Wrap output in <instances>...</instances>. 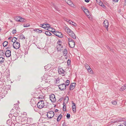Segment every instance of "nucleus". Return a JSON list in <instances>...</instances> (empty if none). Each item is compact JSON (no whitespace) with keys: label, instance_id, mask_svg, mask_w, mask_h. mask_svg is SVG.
<instances>
[{"label":"nucleus","instance_id":"nucleus-1","mask_svg":"<svg viewBox=\"0 0 126 126\" xmlns=\"http://www.w3.org/2000/svg\"><path fill=\"white\" fill-rule=\"evenodd\" d=\"M65 82V83H68V84L63 83L61 85H58L59 88L61 90H64L66 88V86H67L69 84L70 81L69 80H67Z\"/></svg>","mask_w":126,"mask_h":126},{"label":"nucleus","instance_id":"nucleus-2","mask_svg":"<svg viewBox=\"0 0 126 126\" xmlns=\"http://www.w3.org/2000/svg\"><path fill=\"white\" fill-rule=\"evenodd\" d=\"M65 30L71 37L74 39H75L76 38L75 34L70 29L68 28H66Z\"/></svg>","mask_w":126,"mask_h":126},{"label":"nucleus","instance_id":"nucleus-3","mask_svg":"<svg viewBox=\"0 0 126 126\" xmlns=\"http://www.w3.org/2000/svg\"><path fill=\"white\" fill-rule=\"evenodd\" d=\"M37 106L38 108L39 109H41L44 107H46V106L45 107L44 103L43 100L39 102L37 104Z\"/></svg>","mask_w":126,"mask_h":126},{"label":"nucleus","instance_id":"nucleus-4","mask_svg":"<svg viewBox=\"0 0 126 126\" xmlns=\"http://www.w3.org/2000/svg\"><path fill=\"white\" fill-rule=\"evenodd\" d=\"M69 98L67 96L64 99V102H63V110L64 111H65L66 110V104L65 103V102H66V103H67L68 101Z\"/></svg>","mask_w":126,"mask_h":126},{"label":"nucleus","instance_id":"nucleus-5","mask_svg":"<svg viewBox=\"0 0 126 126\" xmlns=\"http://www.w3.org/2000/svg\"><path fill=\"white\" fill-rule=\"evenodd\" d=\"M58 73L59 74L62 75V76H64L65 74L64 73L65 71H64L62 68L60 67H59L58 68Z\"/></svg>","mask_w":126,"mask_h":126},{"label":"nucleus","instance_id":"nucleus-6","mask_svg":"<svg viewBox=\"0 0 126 126\" xmlns=\"http://www.w3.org/2000/svg\"><path fill=\"white\" fill-rule=\"evenodd\" d=\"M54 115V113L53 111H50L47 112V117L49 118L53 117Z\"/></svg>","mask_w":126,"mask_h":126},{"label":"nucleus","instance_id":"nucleus-7","mask_svg":"<svg viewBox=\"0 0 126 126\" xmlns=\"http://www.w3.org/2000/svg\"><path fill=\"white\" fill-rule=\"evenodd\" d=\"M11 121L12 122V123L11 126H15L16 124V117L14 115L11 117Z\"/></svg>","mask_w":126,"mask_h":126},{"label":"nucleus","instance_id":"nucleus-8","mask_svg":"<svg viewBox=\"0 0 126 126\" xmlns=\"http://www.w3.org/2000/svg\"><path fill=\"white\" fill-rule=\"evenodd\" d=\"M109 24L108 21L107 20L105 19L104 21L103 25L107 31H108V28L109 26Z\"/></svg>","mask_w":126,"mask_h":126},{"label":"nucleus","instance_id":"nucleus-9","mask_svg":"<svg viewBox=\"0 0 126 126\" xmlns=\"http://www.w3.org/2000/svg\"><path fill=\"white\" fill-rule=\"evenodd\" d=\"M49 98L52 102H54L56 101L55 96L54 94H52L50 95Z\"/></svg>","mask_w":126,"mask_h":126},{"label":"nucleus","instance_id":"nucleus-10","mask_svg":"<svg viewBox=\"0 0 126 126\" xmlns=\"http://www.w3.org/2000/svg\"><path fill=\"white\" fill-rule=\"evenodd\" d=\"M21 123L22 125L26 124L27 123V117H25L22 118Z\"/></svg>","mask_w":126,"mask_h":126},{"label":"nucleus","instance_id":"nucleus-11","mask_svg":"<svg viewBox=\"0 0 126 126\" xmlns=\"http://www.w3.org/2000/svg\"><path fill=\"white\" fill-rule=\"evenodd\" d=\"M54 35L60 38L63 37V35L61 32L58 31H56V33Z\"/></svg>","mask_w":126,"mask_h":126},{"label":"nucleus","instance_id":"nucleus-12","mask_svg":"<svg viewBox=\"0 0 126 126\" xmlns=\"http://www.w3.org/2000/svg\"><path fill=\"white\" fill-rule=\"evenodd\" d=\"M69 47L71 48H74L75 46V43L74 41L68 43Z\"/></svg>","mask_w":126,"mask_h":126},{"label":"nucleus","instance_id":"nucleus-13","mask_svg":"<svg viewBox=\"0 0 126 126\" xmlns=\"http://www.w3.org/2000/svg\"><path fill=\"white\" fill-rule=\"evenodd\" d=\"M18 115L16 116V122L21 123V119L22 117L19 116L18 117Z\"/></svg>","mask_w":126,"mask_h":126},{"label":"nucleus","instance_id":"nucleus-14","mask_svg":"<svg viewBox=\"0 0 126 126\" xmlns=\"http://www.w3.org/2000/svg\"><path fill=\"white\" fill-rule=\"evenodd\" d=\"M5 55L6 57H10L11 55V51L9 50H7L5 52Z\"/></svg>","mask_w":126,"mask_h":126},{"label":"nucleus","instance_id":"nucleus-15","mask_svg":"<svg viewBox=\"0 0 126 126\" xmlns=\"http://www.w3.org/2000/svg\"><path fill=\"white\" fill-rule=\"evenodd\" d=\"M12 42L13 43V46L14 48H16V47H15L16 46V44L15 43L16 42V37H14L12 39Z\"/></svg>","mask_w":126,"mask_h":126},{"label":"nucleus","instance_id":"nucleus-16","mask_svg":"<svg viewBox=\"0 0 126 126\" xmlns=\"http://www.w3.org/2000/svg\"><path fill=\"white\" fill-rule=\"evenodd\" d=\"M30 104L31 106L34 108L37 105L36 102L33 100L31 102Z\"/></svg>","mask_w":126,"mask_h":126},{"label":"nucleus","instance_id":"nucleus-17","mask_svg":"<svg viewBox=\"0 0 126 126\" xmlns=\"http://www.w3.org/2000/svg\"><path fill=\"white\" fill-rule=\"evenodd\" d=\"M16 110V107H15V106L13 108V109L11 111V113H10V114L9 115V116H10V115H12V114H14V113H15V112H14V111H15V110Z\"/></svg>","mask_w":126,"mask_h":126},{"label":"nucleus","instance_id":"nucleus-18","mask_svg":"<svg viewBox=\"0 0 126 126\" xmlns=\"http://www.w3.org/2000/svg\"><path fill=\"white\" fill-rule=\"evenodd\" d=\"M126 89V84H125L124 85L122 86L120 89V90L121 91H123Z\"/></svg>","mask_w":126,"mask_h":126},{"label":"nucleus","instance_id":"nucleus-19","mask_svg":"<svg viewBox=\"0 0 126 126\" xmlns=\"http://www.w3.org/2000/svg\"><path fill=\"white\" fill-rule=\"evenodd\" d=\"M5 60V59L2 57H0V63L1 64L4 63Z\"/></svg>","mask_w":126,"mask_h":126},{"label":"nucleus","instance_id":"nucleus-20","mask_svg":"<svg viewBox=\"0 0 126 126\" xmlns=\"http://www.w3.org/2000/svg\"><path fill=\"white\" fill-rule=\"evenodd\" d=\"M20 21L19 22H25L26 21V20L24 18H22L20 17Z\"/></svg>","mask_w":126,"mask_h":126},{"label":"nucleus","instance_id":"nucleus-21","mask_svg":"<svg viewBox=\"0 0 126 126\" xmlns=\"http://www.w3.org/2000/svg\"><path fill=\"white\" fill-rule=\"evenodd\" d=\"M68 22L70 23V24L73 25L75 26H76L77 25V24L76 23H75L73 22H72V21L71 20H69L68 21Z\"/></svg>","mask_w":126,"mask_h":126},{"label":"nucleus","instance_id":"nucleus-22","mask_svg":"<svg viewBox=\"0 0 126 126\" xmlns=\"http://www.w3.org/2000/svg\"><path fill=\"white\" fill-rule=\"evenodd\" d=\"M85 67L86 69L88 70H90L91 69L90 67L87 64H85Z\"/></svg>","mask_w":126,"mask_h":126},{"label":"nucleus","instance_id":"nucleus-23","mask_svg":"<svg viewBox=\"0 0 126 126\" xmlns=\"http://www.w3.org/2000/svg\"><path fill=\"white\" fill-rule=\"evenodd\" d=\"M57 50L58 51H61V50H62V49L63 48V46L62 47L59 46L58 45H57Z\"/></svg>","mask_w":126,"mask_h":126},{"label":"nucleus","instance_id":"nucleus-24","mask_svg":"<svg viewBox=\"0 0 126 126\" xmlns=\"http://www.w3.org/2000/svg\"><path fill=\"white\" fill-rule=\"evenodd\" d=\"M50 29H51V30H48V31L52 32L54 34L56 32L55 31V29L52 27H51L50 28Z\"/></svg>","mask_w":126,"mask_h":126},{"label":"nucleus","instance_id":"nucleus-25","mask_svg":"<svg viewBox=\"0 0 126 126\" xmlns=\"http://www.w3.org/2000/svg\"><path fill=\"white\" fill-rule=\"evenodd\" d=\"M40 25L42 26H41V27L45 29L46 30H47V27H46V24H40Z\"/></svg>","mask_w":126,"mask_h":126},{"label":"nucleus","instance_id":"nucleus-26","mask_svg":"<svg viewBox=\"0 0 126 126\" xmlns=\"http://www.w3.org/2000/svg\"><path fill=\"white\" fill-rule=\"evenodd\" d=\"M67 53V50L65 49H64V50L63 51V55L66 56V54Z\"/></svg>","mask_w":126,"mask_h":126},{"label":"nucleus","instance_id":"nucleus-27","mask_svg":"<svg viewBox=\"0 0 126 126\" xmlns=\"http://www.w3.org/2000/svg\"><path fill=\"white\" fill-rule=\"evenodd\" d=\"M62 117V115L61 114L58 116L57 119V122H59V121L61 119Z\"/></svg>","mask_w":126,"mask_h":126},{"label":"nucleus","instance_id":"nucleus-28","mask_svg":"<svg viewBox=\"0 0 126 126\" xmlns=\"http://www.w3.org/2000/svg\"><path fill=\"white\" fill-rule=\"evenodd\" d=\"M32 121V118H27V123L28 122L31 123Z\"/></svg>","mask_w":126,"mask_h":126},{"label":"nucleus","instance_id":"nucleus-29","mask_svg":"<svg viewBox=\"0 0 126 126\" xmlns=\"http://www.w3.org/2000/svg\"><path fill=\"white\" fill-rule=\"evenodd\" d=\"M20 47V44L16 41V49L19 48Z\"/></svg>","mask_w":126,"mask_h":126},{"label":"nucleus","instance_id":"nucleus-30","mask_svg":"<svg viewBox=\"0 0 126 126\" xmlns=\"http://www.w3.org/2000/svg\"><path fill=\"white\" fill-rule=\"evenodd\" d=\"M72 108H76V105L75 103H74L73 101H72Z\"/></svg>","mask_w":126,"mask_h":126},{"label":"nucleus","instance_id":"nucleus-31","mask_svg":"<svg viewBox=\"0 0 126 126\" xmlns=\"http://www.w3.org/2000/svg\"><path fill=\"white\" fill-rule=\"evenodd\" d=\"M45 34H46V35L49 36L51 35V33L49 31H46L45 32Z\"/></svg>","mask_w":126,"mask_h":126},{"label":"nucleus","instance_id":"nucleus-32","mask_svg":"<svg viewBox=\"0 0 126 126\" xmlns=\"http://www.w3.org/2000/svg\"><path fill=\"white\" fill-rule=\"evenodd\" d=\"M8 44V42L7 41H5L3 43V45L4 47L6 46Z\"/></svg>","mask_w":126,"mask_h":126},{"label":"nucleus","instance_id":"nucleus-33","mask_svg":"<svg viewBox=\"0 0 126 126\" xmlns=\"http://www.w3.org/2000/svg\"><path fill=\"white\" fill-rule=\"evenodd\" d=\"M75 88V86H73L72 85H70L69 87V90H73Z\"/></svg>","mask_w":126,"mask_h":126},{"label":"nucleus","instance_id":"nucleus-34","mask_svg":"<svg viewBox=\"0 0 126 126\" xmlns=\"http://www.w3.org/2000/svg\"><path fill=\"white\" fill-rule=\"evenodd\" d=\"M81 8L83 10H85L87 12H89V10L86 9V8L84 6H83L81 7Z\"/></svg>","mask_w":126,"mask_h":126},{"label":"nucleus","instance_id":"nucleus-35","mask_svg":"<svg viewBox=\"0 0 126 126\" xmlns=\"http://www.w3.org/2000/svg\"><path fill=\"white\" fill-rule=\"evenodd\" d=\"M20 38L21 39H25L26 38L22 34L20 35Z\"/></svg>","mask_w":126,"mask_h":126},{"label":"nucleus","instance_id":"nucleus-36","mask_svg":"<svg viewBox=\"0 0 126 126\" xmlns=\"http://www.w3.org/2000/svg\"><path fill=\"white\" fill-rule=\"evenodd\" d=\"M46 27H47V29H50L51 28L50 25L48 24H46Z\"/></svg>","mask_w":126,"mask_h":126},{"label":"nucleus","instance_id":"nucleus-37","mask_svg":"<svg viewBox=\"0 0 126 126\" xmlns=\"http://www.w3.org/2000/svg\"><path fill=\"white\" fill-rule=\"evenodd\" d=\"M20 16H16V21L19 22L20 21Z\"/></svg>","mask_w":126,"mask_h":126},{"label":"nucleus","instance_id":"nucleus-38","mask_svg":"<svg viewBox=\"0 0 126 126\" xmlns=\"http://www.w3.org/2000/svg\"><path fill=\"white\" fill-rule=\"evenodd\" d=\"M34 31L39 32V33H41L42 32V31L41 30H39L38 29H35L34 30Z\"/></svg>","mask_w":126,"mask_h":126},{"label":"nucleus","instance_id":"nucleus-39","mask_svg":"<svg viewBox=\"0 0 126 126\" xmlns=\"http://www.w3.org/2000/svg\"><path fill=\"white\" fill-rule=\"evenodd\" d=\"M30 25L29 24H24L23 25V27H27L29 26Z\"/></svg>","mask_w":126,"mask_h":126},{"label":"nucleus","instance_id":"nucleus-40","mask_svg":"<svg viewBox=\"0 0 126 126\" xmlns=\"http://www.w3.org/2000/svg\"><path fill=\"white\" fill-rule=\"evenodd\" d=\"M6 123L8 125H10V120L9 119L7 120L6 122Z\"/></svg>","mask_w":126,"mask_h":126},{"label":"nucleus","instance_id":"nucleus-41","mask_svg":"<svg viewBox=\"0 0 126 126\" xmlns=\"http://www.w3.org/2000/svg\"><path fill=\"white\" fill-rule=\"evenodd\" d=\"M68 41L69 42H74V41L71 38H68Z\"/></svg>","mask_w":126,"mask_h":126},{"label":"nucleus","instance_id":"nucleus-42","mask_svg":"<svg viewBox=\"0 0 126 126\" xmlns=\"http://www.w3.org/2000/svg\"><path fill=\"white\" fill-rule=\"evenodd\" d=\"M20 109L19 108H18L17 109V111H16V113H17V114H19L20 113V111H19V110ZM17 114L16 115H17Z\"/></svg>","mask_w":126,"mask_h":126},{"label":"nucleus","instance_id":"nucleus-43","mask_svg":"<svg viewBox=\"0 0 126 126\" xmlns=\"http://www.w3.org/2000/svg\"><path fill=\"white\" fill-rule=\"evenodd\" d=\"M22 124L21 123L16 122V126H21Z\"/></svg>","mask_w":126,"mask_h":126},{"label":"nucleus","instance_id":"nucleus-44","mask_svg":"<svg viewBox=\"0 0 126 126\" xmlns=\"http://www.w3.org/2000/svg\"><path fill=\"white\" fill-rule=\"evenodd\" d=\"M89 72V73L90 74H92L93 73V71L92 69H91L90 70H88Z\"/></svg>","mask_w":126,"mask_h":126},{"label":"nucleus","instance_id":"nucleus-45","mask_svg":"<svg viewBox=\"0 0 126 126\" xmlns=\"http://www.w3.org/2000/svg\"><path fill=\"white\" fill-rule=\"evenodd\" d=\"M111 103L113 105H116L117 104V102L115 101H111Z\"/></svg>","mask_w":126,"mask_h":126},{"label":"nucleus","instance_id":"nucleus-46","mask_svg":"<svg viewBox=\"0 0 126 126\" xmlns=\"http://www.w3.org/2000/svg\"><path fill=\"white\" fill-rule=\"evenodd\" d=\"M56 83H59L60 82V79L59 78H57V79L56 80Z\"/></svg>","mask_w":126,"mask_h":126},{"label":"nucleus","instance_id":"nucleus-47","mask_svg":"<svg viewBox=\"0 0 126 126\" xmlns=\"http://www.w3.org/2000/svg\"><path fill=\"white\" fill-rule=\"evenodd\" d=\"M67 118V119H69L70 117V114L69 113H67L66 115Z\"/></svg>","mask_w":126,"mask_h":126},{"label":"nucleus","instance_id":"nucleus-48","mask_svg":"<svg viewBox=\"0 0 126 126\" xmlns=\"http://www.w3.org/2000/svg\"><path fill=\"white\" fill-rule=\"evenodd\" d=\"M68 1L67 2V3L68 4L71 5V4H72V2L70 0H68Z\"/></svg>","mask_w":126,"mask_h":126},{"label":"nucleus","instance_id":"nucleus-49","mask_svg":"<svg viewBox=\"0 0 126 126\" xmlns=\"http://www.w3.org/2000/svg\"><path fill=\"white\" fill-rule=\"evenodd\" d=\"M73 112L74 113H75L76 112V108H72Z\"/></svg>","mask_w":126,"mask_h":126},{"label":"nucleus","instance_id":"nucleus-50","mask_svg":"<svg viewBox=\"0 0 126 126\" xmlns=\"http://www.w3.org/2000/svg\"><path fill=\"white\" fill-rule=\"evenodd\" d=\"M71 60H68L67 61V64L68 65L70 64Z\"/></svg>","mask_w":126,"mask_h":126},{"label":"nucleus","instance_id":"nucleus-51","mask_svg":"<svg viewBox=\"0 0 126 126\" xmlns=\"http://www.w3.org/2000/svg\"><path fill=\"white\" fill-rule=\"evenodd\" d=\"M63 97H62V98H61L60 99L58 100V101L59 102H61V101H62L63 100Z\"/></svg>","mask_w":126,"mask_h":126},{"label":"nucleus","instance_id":"nucleus-52","mask_svg":"<svg viewBox=\"0 0 126 126\" xmlns=\"http://www.w3.org/2000/svg\"><path fill=\"white\" fill-rule=\"evenodd\" d=\"M99 4L101 6L102 5H103V3L101 1H99Z\"/></svg>","mask_w":126,"mask_h":126},{"label":"nucleus","instance_id":"nucleus-53","mask_svg":"<svg viewBox=\"0 0 126 126\" xmlns=\"http://www.w3.org/2000/svg\"><path fill=\"white\" fill-rule=\"evenodd\" d=\"M12 33L13 34H15L16 33V30H13L12 32Z\"/></svg>","mask_w":126,"mask_h":126},{"label":"nucleus","instance_id":"nucleus-54","mask_svg":"<svg viewBox=\"0 0 126 126\" xmlns=\"http://www.w3.org/2000/svg\"><path fill=\"white\" fill-rule=\"evenodd\" d=\"M71 85H72L73 86H75V87L76 83H73L71 84Z\"/></svg>","mask_w":126,"mask_h":126},{"label":"nucleus","instance_id":"nucleus-55","mask_svg":"<svg viewBox=\"0 0 126 126\" xmlns=\"http://www.w3.org/2000/svg\"><path fill=\"white\" fill-rule=\"evenodd\" d=\"M62 126H67L66 125L65 123V122H64L63 123V124L62 125Z\"/></svg>","mask_w":126,"mask_h":126},{"label":"nucleus","instance_id":"nucleus-56","mask_svg":"<svg viewBox=\"0 0 126 126\" xmlns=\"http://www.w3.org/2000/svg\"><path fill=\"white\" fill-rule=\"evenodd\" d=\"M62 42L61 41H60V40H59L57 42V44H60V43H62Z\"/></svg>","mask_w":126,"mask_h":126},{"label":"nucleus","instance_id":"nucleus-57","mask_svg":"<svg viewBox=\"0 0 126 126\" xmlns=\"http://www.w3.org/2000/svg\"><path fill=\"white\" fill-rule=\"evenodd\" d=\"M101 6H102V7L104 8H106L105 6L104 5V4L103 5H102Z\"/></svg>","mask_w":126,"mask_h":126},{"label":"nucleus","instance_id":"nucleus-58","mask_svg":"<svg viewBox=\"0 0 126 126\" xmlns=\"http://www.w3.org/2000/svg\"><path fill=\"white\" fill-rule=\"evenodd\" d=\"M85 2L88 3L89 1L90 0H85Z\"/></svg>","mask_w":126,"mask_h":126},{"label":"nucleus","instance_id":"nucleus-59","mask_svg":"<svg viewBox=\"0 0 126 126\" xmlns=\"http://www.w3.org/2000/svg\"><path fill=\"white\" fill-rule=\"evenodd\" d=\"M55 9H56V11L57 10V11H60V10H59V9L58 8H56Z\"/></svg>","mask_w":126,"mask_h":126},{"label":"nucleus","instance_id":"nucleus-60","mask_svg":"<svg viewBox=\"0 0 126 126\" xmlns=\"http://www.w3.org/2000/svg\"><path fill=\"white\" fill-rule=\"evenodd\" d=\"M58 111V109H56L55 110V112H57Z\"/></svg>","mask_w":126,"mask_h":126},{"label":"nucleus","instance_id":"nucleus-61","mask_svg":"<svg viewBox=\"0 0 126 126\" xmlns=\"http://www.w3.org/2000/svg\"><path fill=\"white\" fill-rule=\"evenodd\" d=\"M118 0H113V1H115V2H117L118 1Z\"/></svg>","mask_w":126,"mask_h":126},{"label":"nucleus","instance_id":"nucleus-62","mask_svg":"<svg viewBox=\"0 0 126 126\" xmlns=\"http://www.w3.org/2000/svg\"><path fill=\"white\" fill-rule=\"evenodd\" d=\"M58 45L59 46H60V47H62V46L61 44H58Z\"/></svg>","mask_w":126,"mask_h":126},{"label":"nucleus","instance_id":"nucleus-63","mask_svg":"<svg viewBox=\"0 0 126 126\" xmlns=\"http://www.w3.org/2000/svg\"><path fill=\"white\" fill-rule=\"evenodd\" d=\"M97 2H99L100 1V0H95Z\"/></svg>","mask_w":126,"mask_h":126},{"label":"nucleus","instance_id":"nucleus-64","mask_svg":"<svg viewBox=\"0 0 126 126\" xmlns=\"http://www.w3.org/2000/svg\"><path fill=\"white\" fill-rule=\"evenodd\" d=\"M23 114L24 115H27V113L25 112H24L23 113Z\"/></svg>","mask_w":126,"mask_h":126}]
</instances>
